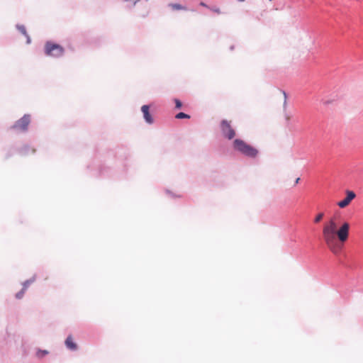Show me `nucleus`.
I'll return each mask as SVG.
<instances>
[{
	"label": "nucleus",
	"instance_id": "nucleus-3",
	"mask_svg": "<svg viewBox=\"0 0 363 363\" xmlns=\"http://www.w3.org/2000/svg\"><path fill=\"white\" fill-rule=\"evenodd\" d=\"M45 52L48 56L59 57L64 54V48L58 44L47 42L45 45Z\"/></svg>",
	"mask_w": 363,
	"mask_h": 363
},
{
	"label": "nucleus",
	"instance_id": "nucleus-2",
	"mask_svg": "<svg viewBox=\"0 0 363 363\" xmlns=\"http://www.w3.org/2000/svg\"><path fill=\"white\" fill-rule=\"evenodd\" d=\"M233 148L242 155L250 157H255L258 154V150L255 147L241 139H235L233 141Z\"/></svg>",
	"mask_w": 363,
	"mask_h": 363
},
{
	"label": "nucleus",
	"instance_id": "nucleus-5",
	"mask_svg": "<svg viewBox=\"0 0 363 363\" xmlns=\"http://www.w3.org/2000/svg\"><path fill=\"white\" fill-rule=\"evenodd\" d=\"M30 122V115L26 114L21 118L16 121L13 125V128L25 131L28 129V126Z\"/></svg>",
	"mask_w": 363,
	"mask_h": 363
},
{
	"label": "nucleus",
	"instance_id": "nucleus-18",
	"mask_svg": "<svg viewBox=\"0 0 363 363\" xmlns=\"http://www.w3.org/2000/svg\"><path fill=\"white\" fill-rule=\"evenodd\" d=\"M200 4H201V6H206V4H205L204 3H203V2H201Z\"/></svg>",
	"mask_w": 363,
	"mask_h": 363
},
{
	"label": "nucleus",
	"instance_id": "nucleus-15",
	"mask_svg": "<svg viewBox=\"0 0 363 363\" xmlns=\"http://www.w3.org/2000/svg\"><path fill=\"white\" fill-rule=\"evenodd\" d=\"M174 102H175V106L177 108H180L182 107V104L179 99H175Z\"/></svg>",
	"mask_w": 363,
	"mask_h": 363
},
{
	"label": "nucleus",
	"instance_id": "nucleus-6",
	"mask_svg": "<svg viewBox=\"0 0 363 363\" xmlns=\"http://www.w3.org/2000/svg\"><path fill=\"white\" fill-rule=\"evenodd\" d=\"M355 196H356V194L354 191L347 190L346 191V197L343 200L339 201L337 203V205L340 208H344L347 207V206H349V204L355 198Z\"/></svg>",
	"mask_w": 363,
	"mask_h": 363
},
{
	"label": "nucleus",
	"instance_id": "nucleus-14",
	"mask_svg": "<svg viewBox=\"0 0 363 363\" xmlns=\"http://www.w3.org/2000/svg\"><path fill=\"white\" fill-rule=\"evenodd\" d=\"M18 29L21 33H22L23 35H26V28L23 26H18Z\"/></svg>",
	"mask_w": 363,
	"mask_h": 363
},
{
	"label": "nucleus",
	"instance_id": "nucleus-7",
	"mask_svg": "<svg viewBox=\"0 0 363 363\" xmlns=\"http://www.w3.org/2000/svg\"><path fill=\"white\" fill-rule=\"evenodd\" d=\"M149 109L150 108L147 105H144L141 108V111L143 113V116L146 122L148 123H152L153 119L151 115L150 114Z\"/></svg>",
	"mask_w": 363,
	"mask_h": 363
},
{
	"label": "nucleus",
	"instance_id": "nucleus-4",
	"mask_svg": "<svg viewBox=\"0 0 363 363\" xmlns=\"http://www.w3.org/2000/svg\"><path fill=\"white\" fill-rule=\"evenodd\" d=\"M220 129L223 136L228 140H231L235 136V130L233 128L230 121L223 120L220 123Z\"/></svg>",
	"mask_w": 363,
	"mask_h": 363
},
{
	"label": "nucleus",
	"instance_id": "nucleus-12",
	"mask_svg": "<svg viewBox=\"0 0 363 363\" xmlns=\"http://www.w3.org/2000/svg\"><path fill=\"white\" fill-rule=\"evenodd\" d=\"M323 213H319L318 214H317L314 218V223H318L323 219Z\"/></svg>",
	"mask_w": 363,
	"mask_h": 363
},
{
	"label": "nucleus",
	"instance_id": "nucleus-16",
	"mask_svg": "<svg viewBox=\"0 0 363 363\" xmlns=\"http://www.w3.org/2000/svg\"><path fill=\"white\" fill-rule=\"evenodd\" d=\"M285 118L287 121H289L291 119V116L289 115H286Z\"/></svg>",
	"mask_w": 363,
	"mask_h": 363
},
{
	"label": "nucleus",
	"instance_id": "nucleus-1",
	"mask_svg": "<svg viewBox=\"0 0 363 363\" xmlns=\"http://www.w3.org/2000/svg\"><path fill=\"white\" fill-rule=\"evenodd\" d=\"M350 223L343 222L338 228L337 219L335 216L329 218L323 224V238L328 249L335 255L340 252V248L337 245V240L345 243L349 238Z\"/></svg>",
	"mask_w": 363,
	"mask_h": 363
},
{
	"label": "nucleus",
	"instance_id": "nucleus-8",
	"mask_svg": "<svg viewBox=\"0 0 363 363\" xmlns=\"http://www.w3.org/2000/svg\"><path fill=\"white\" fill-rule=\"evenodd\" d=\"M65 345L71 350H75L77 348V344L74 342L71 335L68 336L65 340Z\"/></svg>",
	"mask_w": 363,
	"mask_h": 363
},
{
	"label": "nucleus",
	"instance_id": "nucleus-9",
	"mask_svg": "<svg viewBox=\"0 0 363 363\" xmlns=\"http://www.w3.org/2000/svg\"><path fill=\"white\" fill-rule=\"evenodd\" d=\"M170 6L174 10H186V7L182 6L181 4H170Z\"/></svg>",
	"mask_w": 363,
	"mask_h": 363
},
{
	"label": "nucleus",
	"instance_id": "nucleus-13",
	"mask_svg": "<svg viewBox=\"0 0 363 363\" xmlns=\"http://www.w3.org/2000/svg\"><path fill=\"white\" fill-rule=\"evenodd\" d=\"M48 352L47 350H38L36 353V355L39 358L43 357L45 355L48 354Z\"/></svg>",
	"mask_w": 363,
	"mask_h": 363
},
{
	"label": "nucleus",
	"instance_id": "nucleus-11",
	"mask_svg": "<svg viewBox=\"0 0 363 363\" xmlns=\"http://www.w3.org/2000/svg\"><path fill=\"white\" fill-rule=\"evenodd\" d=\"M175 118L177 119L189 118L190 116H189L183 112H180L176 115Z\"/></svg>",
	"mask_w": 363,
	"mask_h": 363
},
{
	"label": "nucleus",
	"instance_id": "nucleus-10",
	"mask_svg": "<svg viewBox=\"0 0 363 363\" xmlns=\"http://www.w3.org/2000/svg\"><path fill=\"white\" fill-rule=\"evenodd\" d=\"M26 288H27V282L25 283L24 286L21 289V291L16 294V296L17 298H21L23 296L25 291L26 290Z\"/></svg>",
	"mask_w": 363,
	"mask_h": 363
},
{
	"label": "nucleus",
	"instance_id": "nucleus-17",
	"mask_svg": "<svg viewBox=\"0 0 363 363\" xmlns=\"http://www.w3.org/2000/svg\"><path fill=\"white\" fill-rule=\"evenodd\" d=\"M299 180H300V178H297L296 179L295 184H297L298 183V182H299Z\"/></svg>",
	"mask_w": 363,
	"mask_h": 363
}]
</instances>
